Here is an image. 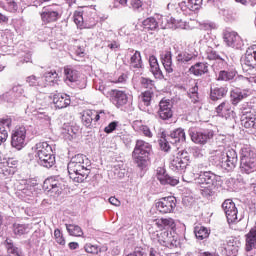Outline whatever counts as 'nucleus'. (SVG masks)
Masks as SVG:
<instances>
[{
  "mask_svg": "<svg viewBox=\"0 0 256 256\" xmlns=\"http://www.w3.org/2000/svg\"><path fill=\"white\" fill-rule=\"evenodd\" d=\"M149 153H151V144L143 140H137L132 157L134 162L143 169L147 167V159H149Z\"/></svg>",
  "mask_w": 256,
  "mask_h": 256,
  "instance_id": "obj_3",
  "label": "nucleus"
},
{
  "mask_svg": "<svg viewBox=\"0 0 256 256\" xmlns=\"http://www.w3.org/2000/svg\"><path fill=\"white\" fill-rule=\"evenodd\" d=\"M4 3H6L4 8L6 11H9V13H16V11L19 9V6L15 0H4Z\"/></svg>",
  "mask_w": 256,
  "mask_h": 256,
  "instance_id": "obj_51",
  "label": "nucleus"
},
{
  "mask_svg": "<svg viewBox=\"0 0 256 256\" xmlns=\"http://www.w3.org/2000/svg\"><path fill=\"white\" fill-rule=\"evenodd\" d=\"M44 191H47L48 193H57V195H60L61 191V185L57 183L56 181L51 180H45L43 184Z\"/></svg>",
  "mask_w": 256,
  "mask_h": 256,
  "instance_id": "obj_34",
  "label": "nucleus"
},
{
  "mask_svg": "<svg viewBox=\"0 0 256 256\" xmlns=\"http://www.w3.org/2000/svg\"><path fill=\"white\" fill-rule=\"evenodd\" d=\"M173 103L169 99H162L159 103L158 115L163 121L173 117Z\"/></svg>",
  "mask_w": 256,
  "mask_h": 256,
  "instance_id": "obj_15",
  "label": "nucleus"
},
{
  "mask_svg": "<svg viewBox=\"0 0 256 256\" xmlns=\"http://www.w3.org/2000/svg\"><path fill=\"white\" fill-rule=\"evenodd\" d=\"M110 95L113 104L117 107H123V105H127V102L129 101V96H127V93L123 90H111Z\"/></svg>",
  "mask_w": 256,
  "mask_h": 256,
  "instance_id": "obj_18",
  "label": "nucleus"
},
{
  "mask_svg": "<svg viewBox=\"0 0 256 256\" xmlns=\"http://www.w3.org/2000/svg\"><path fill=\"white\" fill-rule=\"evenodd\" d=\"M203 0H181L179 7L184 15H191L193 11H197L201 7Z\"/></svg>",
  "mask_w": 256,
  "mask_h": 256,
  "instance_id": "obj_16",
  "label": "nucleus"
},
{
  "mask_svg": "<svg viewBox=\"0 0 256 256\" xmlns=\"http://www.w3.org/2000/svg\"><path fill=\"white\" fill-rule=\"evenodd\" d=\"M161 61L167 73H173V55L171 51H165L161 54Z\"/></svg>",
  "mask_w": 256,
  "mask_h": 256,
  "instance_id": "obj_30",
  "label": "nucleus"
},
{
  "mask_svg": "<svg viewBox=\"0 0 256 256\" xmlns=\"http://www.w3.org/2000/svg\"><path fill=\"white\" fill-rule=\"evenodd\" d=\"M185 130L183 128H177L169 135L168 141L175 145L177 143H185Z\"/></svg>",
  "mask_w": 256,
  "mask_h": 256,
  "instance_id": "obj_26",
  "label": "nucleus"
},
{
  "mask_svg": "<svg viewBox=\"0 0 256 256\" xmlns=\"http://www.w3.org/2000/svg\"><path fill=\"white\" fill-rule=\"evenodd\" d=\"M247 97H249L247 91H241L239 89H236L231 92V100L233 105L239 104L240 101H243V99H247Z\"/></svg>",
  "mask_w": 256,
  "mask_h": 256,
  "instance_id": "obj_36",
  "label": "nucleus"
},
{
  "mask_svg": "<svg viewBox=\"0 0 256 256\" xmlns=\"http://www.w3.org/2000/svg\"><path fill=\"white\" fill-rule=\"evenodd\" d=\"M237 76V70L235 66H229L227 70H221L218 73V81H231Z\"/></svg>",
  "mask_w": 256,
  "mask_h": 256,
  "instance_id": "obj_27",
  "label": "nucleus"
},
{
  "mask_svg": "<svg viewBox=\"0 0 256 256\" xmlns=\"http://www.w3.org/2000/svg\"><path fill=\"white\" fill-rule=\"evenodd\" d=\"M151 99H153V92L151 90L145 91L142 94V101L146 107L151 105Z\"/></svg>",
  "mask_w": 256,
  "mask_h": 256,
  "instance_id": "obj_55",
  "label": "nucleus"
},
{
  "mask_svg": "<svg viewBox=\"0 0 256 256\" xmlns=\"http://www.w3.org/2000/svg\"><path fill=\"white\" fill-rule=\"evenodd\" d=\"M249 159H256L255 150L249 145H244L240 150V161H248Z\"/></svg>",
  "mask_w": 256,
  "mask_h": 256,
  "instance_id": "obj_32",
  "label": "nucleus"
},
{
  "mask_svg": "<svg viewBox=\"0 0 256 256\" xmlns=\"http://www.w3.org/2000/svg\"><path fill=\"white\" fill-rule=\"evenodd\" d=\"M170 23H172L175 29H187V22L185 20L170 18Z\"/></svg>",
  "mask_w": 256,
  "mask_h": 256,
  "instance_id": "obj_54",
  "label": "nucleus"
},
{
  "mask_svg": "<svg viewBox=\"0 0 256 256\" xmlns=\"http://www.w3.org/2000/svg\"><path fill=\"white\" fill-rule=\"evenodd\" d=\"M156 211L162 215H167V213H173L175 207H177V198L174 196H168L160 198L155 203Z\"/></svg>",
  "mask_w": 256,
  "mask_h": 256,
  "instance_id": "obj_8",
  "label": "nucleus"
},
{
  "mask_svg": "<svg viewBox=\"0 0 256 256\" xmlns=\"http://www.w3.org/2000/svg\"><path fill=\"white\" fill-rule=\"evenodd\" d=\"M93 117H95V110L83 111L81 116L83 125H85V127H91Z\"/></svg>",
  "mask_w": 256,
  "mask_h": 256,
  "instance_id": "obj_42",
  "label": "nucleus"
},
{
  "mask_svg": "<svg viewBox=\"0 0 256 256\" xmlns=\"http://www.w3.org/2000/svg\"><path fill=\"white\" fill-rule=\"evenodd\" d=\"M117 125H119L118 122H111L108 126L104 128L105 133H113L115 129H117Z\"/></svg>",
  "mask_w": 256,
  "mask_h": 256,
  "instance_id": "obj_64",
  "label": "nucleus"
},
{
  "mask_svg": "<svg viewBox=\"0 0 256 256\" xmlns=\"http://www.w3.org/2000/svg\"><path fill=\"white\" fill-rule=\"evenodd\" d=\"M11 123H13V120L9 116L0 119V145L7 141V131L11 129Z\"/></svg>",
  "mask_w": 256,
  "mask_h": 256,
  "instance_id": "obj_21",
  "label": "nucleus"
},
{
  "mask_svg": "<svg viewBox=\"0 0 256 256\" xmlns=\"http://www.w3.org/2000/svg\"><path fill=\"white\" fill-rule=\"evenodd\" d=\"M187 165H189V156L187 155V152H178L171 161L170 168L172 171L183 173V171L187 169Z\"/></svg>",
  "mask_w": 256,
  "mask_h": 256,
  "instance_id": "obj_12",
  "label": "nucleus"
},
{
  "mask_svg": "<svg viewBox=\"0 0 256 256\" xmlns=\"http://www.w3.org/2000/svg\"><path fill=\"white\" fill-rule=\"evenodd\" d=\"M14 100L13 92H5L0 95V103H13Z\"/></svg>",
  "mask_w": 256,
  "mask_h": 256,
  "instance_id": "obj_56",
  "label": "nucleus"
},
{
  "mask_svg": "<svg viewBox=\"0 0 256 256\" xmlns=\"http://www.w3.org/2000/svg\"><path fill=\"white\" fill-rule=\"evenodd\" d=\"M89 167H91V162L87 163H76L71 168V163H68V175L74 183H83L87 177H89Z\"/></svg>",
  "mask_w": 256,
  "mask_h": 256,
  "instance_id": "obj_4",
  "label": "nucleus"
},
{
  "mask_svg": "<svg viewBox=\"0 0 256 256\" xmlns=\"http://www.w3.org/2000/svg\"><path fill=\"white\" fill-rule=\"evenodd\" d=\"M227 61H229V58L225 57H219L215 60L214 64L212 65L213 69L216 71H219V69H225L227 67Z\"/></svg>",
  "mask_w": 256,
  "mask_h": 256,
  "instance_id": "obj_49",
  "label": "nucleus"
},
{
  "mask_svg": "<svg viewBox=\"0 0 256 256\" xmlns=\"http://www.w3.org/2000/svg\"><path fill=\"white\" fill-rule=\"evenodd\" d=\"M15 93L16 97H21L25 93V89L21 85H16L12 88V95Z\"/></svg>",
  "mask_w": 256,
  "mask_h": 256,
  "instance_id": "obj_62",
  "label": "nucleus"
},
{
  "mask_svg": "<svg viewBox=\"0 0 256 256\" xmlns=\"http://www.w3.org/2000/svg\"><path fill=\"white\" fill-rule=\"evenodd\" d=\"M218 161L222 169H225L226 171H233V169L237 167L239 158L237 157V152L235 150L228 149L226 153L223 152L218 156Z\"/></svg>",
  "mask_w": 256,
  "mask_h": 256,
  "instance_id": "obj_5",
  "label": "nucleus"
},
{
  "mask_svg": "<svg viewBox=\"0 0 256 256\" xmlns=\"http://www.w3.org/2000/svg\"><path fill=\"white\" fill-rule=\"evenodd\" d=\"M143 28L145 31L151 32V31H157L159 29V22L154 17L146 18L142 22Z\"/></svg>",
  "mask_w": 256,
  "mask_h": 256,
  "instance_id": "obj_37",
  "label": "nucleus"
},
{
  "mask_svg": "<svg viewBox=\"0 0 256 256\" xmlns=\"http://www.w3.org/2000/svg\"><path fill=\"white\" fill-rule=\"evenodd\" d=\"M4 246L9 256H23V249L15 244L13 240L7 238L4 241Z\"/></svg>",
  "mask_w": 256,
  "mask_h": 256,
  "instance_id": "obj_24",
  "label": "nucleus"
},
{
  "mask_svg": "<svg viewBox=\"0 0 256 256\" xmlns=\"http://www.w3.org/2000/svg\"><path fill=\"white\" fill-rule=\"evenodd\" d=\"M242 113L241 125L245 129H255L256 127V111L249 104H243L240 108Z\"/></svg>",
  "mask_w": 256,
  "mask_h": 256,
  "instance_id": "obj_7",
  "label": "nucleus"
},
{
  "mask_svg": "<svg viewBox=\"0 0 256 256\" xmlns=\"http://www.w3.org/2000/svg\"><path fill=\"white\" fill-rule=\"evenodd\" d=\"M195 237L200 241L203 239H207L209 237V229L205 228V226H196L194 228Z\"/></svg>",
  "mask_w": 256,
  "mask_h": 256,
  "instance_id": "obj_43",
  "label": "nucleus"
},
{
  "mask_svg": "<svg viewBox=\"0 0 256 256\" xmlns=\"http://www.w3.org/2000/svg\"><path fill=\"white\" fill-rule=\"evenodd\" d=\"M126 256H147V252L143 248H135V250Z\"/></svg>",
  "mask_w": 256,
  "mask_h": 256,
  "instance_id": "obj_63",
  "label": "nucleus"
},
{
  "mask_svg": "<svg viewBox=\"0 0 256 256\" xmlns=\"http://www.w3.org/2000/svg\"><path fill=\"white\" fill-rule=\"evenodd\" d=\"M66 229L72 237H83V230L78 225H66Z\"/></svg>",
  "mask_w": 256,
  "mask_h": 256,
  "instance_id": "obj_45",
  "label": "nucleus"
},
{
  "mask_svg": "<svg viewBox=\"0 0 256 256\" xmlns=\"http://www.w3.org/2000/svg\"><path fill=\"white\" fill-rule=\"evenodd\" d=\"M219 57H220L219 54L213 48L208 47L206 49V51H205V58L208 59L209 61H215Z\"/></svg>",
  "mask_w": 256,
  "mask_h": 256,
  "instance_id": "obj_53",
  "label": "nucleus"
},
{
  "mask_svg": "<svg viewBox=\"0 0 256 256\" xmlns=\"http://www.w3.org/2000/svg\"><path fill=\"white\" fill-rule=\"evenodd\" d=\"M154 225L160 231H169V229H174L175 227V220L173 218H158L154 220Z\"/></svg>",
  "mask_w": 256,
  "mask_h": 256,
  "instance_id": "obj_25",
  "label": "nucleus"
},
{
  "mask_svg": "<svg viewBox=\"0 0 256 256\" xmlns=\"http://www.w3.org/2000/svg\"><path fill=\"white\" fill-rule=\"evenodd\" d=\"M243 71H251L256 68V44L250 46L241 60Z\"/></svg>",
  "mask_w": 256,
  "mask_h": 256,
  "instance_id": "obj_10",
  "label": "nucleus"
},
{
  "mask_svg": "<svg viewBox=\"0 0 256 256\" xmlns=\"http://www.w3.org/2000/svg\"><path fill=\"white\" fill-rule=\"evenodd\" d=\"M73 21L80 29H91L97 25L93 16V8L86 7L82 11H75Z\"/></svg>",
  "mask_w": 256,
  "mask_h": 256,
  "instance_id": "obj_2",
  "label": "nucleus"
},
{
  "mask_svg": "<svg viewBox=\"0 0 256 256\" xmlns=\"http://www.w3.org/2000/svg\"><path fill=\"white\" fill-rule=\"evenodd\" d=\"M188 97L191 99L192 103H199V87H197V84L189 89Z\"/></svg>",
  "mask_w": 256,
  "mask_h": 256,
  "instance_id": "obj_50",
  "label": "nucleus"
},
{
  "mask_svg": "<svg viewBox=\"0 0 256 256\" xmlns=\"http://www.w3.org/2000/svg\"><path fill=\"white\" fill-rule=\"evenodd\" d=\"M52 99L56 109H63L65 107V98L63 96L59 97V95L50 96Z\"/></svg>",
  "mask_w": 256,
  "mask_h": 256,
  "instance_id": "obj_52",
  "label": "nucleus"
},
{
  "mask_svg": "<svg viewBox=\"0 0 256 256\" xmlns=\"http://www.w3.org/2000/svg\"><path fill=\"white\" fill-rule=\"evenodd\" d=\"M40 15H41L42 23H44L45 25L49 23H55V21H57V19L61 17V14H59V12L53 11L49 7H43Z\"/></svg>",
  "mask_w": 256,
  "mask_h": 256,
  "instance_id": "obj_19",
  "label": "nucleus"
},
{
  "mask_svg": "<svg viewBox=\"0 0 256 256\" xmlns=\"http://www.w3.org/2000/svg\"><path fill=\"white\" fill-rule=\"evenodd\" d=\"M35 156L38 159H43V157L47 155H51L53 153V148L47 142H39L35 145Z\"/></svg>",
  "mask_w": 256,
  "mask_h": 256,
  "instance_id": "obj_23",
  "label": "nucleus"
},
{
  "mask_svg": "<svg viewBox=\"0 0 256 256\" xmlns=\"http://www.w3.org/2000/svg\"><path fill=\"white\" fill-rule=\"evenodd\" d=\"M84 249L86 253H91L92 255H98L99 253V247L97 245H93L91 243H88L84 246Z\"/></svg>",
  "mask_w": 256,
  "mask_h": 256,
  "instance_id": "obj_57",
  "label": "nucleus"
},
{
  "mask_svg": "<svg viewBox=\"0 0 256 256\" xmlns=\"http://www.w3.org/2000/svg\"><path fill=\"white\" fill-rule=\"evenodd\" d=\"M201 29H204V31H211L213 29H217V25L213 22H204L200 24Z\"/></svg>",
  "mask_w": 256,
  "mask_h": 256,
  "instance_id": "obj_61",
  "label": "nucleus"
},
{
  "mask_svg": "<svg viewBox=\"0 0 256 256\" xmlns=\"http://www.w3.org/2000/svg\"><path fill=\"white\" fill-rule=\"evenodd\" d=\"M19 161L15 160L14 158H9L5 162L0 163V173L3 175H9L11 173V170L9 169H15L18 165Z\"/></svg>",
  "mask_w": 256,
  "mask_h": 256,
  "instance_id": "obj_31",
  "label": "nucleus"
},
{
  "mask_svg": "<svg viewBox=\"0 0 256 256\" xmlns=\"http://www.w3.org/2000/svg\"><path fill=\"white\" fill-rule=\"evenodd\" d=\"M130 69L137 73V75L143 74V60L141 59V52L136 51L130 58Z\"/></svg>",
  "mask_w": 256,
  "mask_h": 256,
  "instance_id": "obj_20",
  "label": "nucleus"
},
{
  "mask_svg": "<svg viewBox=\"0 0 256 256\" xmlns=\"http://www.w3.org/2000/svg\"><path fill=\"white\" fill-rule=\"evenodd\" d=\"M221 178L211 171L200 172L195 178L197 185H200L201 195L203 197H211L215 193V189L219 188Z\"/></svg>",
  "mask_w": 256,
  "mask_h": 256,
  "instance_id": "obj_1",
  "label": "nucleus"
},
{
  "mask_svg": "<svg viewBox=\"0 0 256 256\" xmlns=\"http://www.w3.org/2000/svg\"><path fill=\"white\" fill-rule=\"evenodd\" d=\"M156 177L158 181H160L161 185H171L172 187L179 185V180L175 177L167 175L165 168L163 167H158L156 169Z\"/></svg>",
  "mask_w": 256,
  "mask_h": 256,
  "instance_id": "obj_17",
  "label": "nucleus"
},
{
  "mask_svg": "<svg viewBox=\"0 0 256 256\" xmlns=\"http://www.w3.org/2000/svg\"><path fill=\"white\" fill-rule=\"evenodd\" d=\"M100 119L105 121V119H107V114L103 110H94V123H97V121H99Z\"/></svg>",
  "mask_w": 256,
  "mask_h": 256,
  "instance_id": "obj_59",
  "label": "nucleus"
},
{
  "mask_svg": "<svg viewBox=\"0 0 256 256\" xmlns=\"http://www.w3.org/2000/svg\"><path fill=\"white\" fill-rule=\"evenodd\" d=\"M189 135L193 143H196L197 145H205L207 141L213 139L215 132H213V130H206L204 132H201L195 129H190Z\"/></svg>",
  "mask_w": 256,
  "mask_h": 256,
  "instance_id": "obj_13",
  "label": "nucleus"
},
{
  "mask_svg": "<svg viewBox=\"0 0 256 256\" xmlns=\"http://www.w3.org/2000/svg\"><path fill=\"white\" fill-rule=\"evenodd\" d=\"M38 164L42 167H46V169H51L53 165H55V155L48 154L42 158H38Z\"/></svg>",
  "mask_w": 256,
  "mask_h": 256,
  "instance_id": "obj_39",
  "label": "nucleus"
},
{
  "mask_svg": "<svg viewBox=\"0 0 256 256\" xmlns=\"http://www.w3.org/2000/svg\"><path fill=\"white\" fill-rule=\"evenodd\" d=\"M66 81L69 83H77L79 81V72L73 68H66Z\"/></svg>",
  "mask_w": 256,
  "mask_h": 256,
  "instance_id": "obj_44",
  "label": "nucleus"
},
{
  "mask_svg": "<svg viewBox=\"0 0 256 256\" xmlns=\"http://www.w3.org/2000/svg\"><path fill=\"white\" fill-rule=\"evenodd\" d=\"M140 83L144 89H153L154 87L153 80L149 78L142 77Z\"/></svg>",
  "mask_w": 256,
  "mask_h": 256,
  "instance_id": "obj_58",
  "label": "nucleus"
},
{
  "mask_svg": "<svg viewBox=\"0 0 256 256\" xmlns=\"http://www.w3.org/2000/svg\"><path fill=\"white\" fill-rule=\"evenodd\" d=\"M216 113L219 117H227L231 113V103L228 101L222 102L217 108Z\"/></svg>",
  "mask_w": 256,
  "mask_h": 256,
  "instance_id": "obj_40",
  "label": "nucleus"
},
{
  "mask_svg": "<svg viewBox=\"0 0 256 256\" xmlns=\"http://www.w3.org/2000/svg\"><path fill=\"white\" fill-rule=\"evenodd\" d=\"M197 57V53H189L187 51L184 52H180L177 56H176V61L177 63H180L181 65H183V63H189V61H193V59H195Z\"/></svg>",
  "mask_w": 256,
  "mask_h": 256,
  "instance_id": "obj_38",
  "label": "nucleus"
},
{
  "mask_svg": "<svg viewBox=\"0 0 256 256\" xmlns=\"http://www.w3.org/2000/svg\"><path fill=\"white\" fill-rule=\"evenodd\" d=\"M223 41L227 47H232V49H241L243 47V39L235 31H224Z\"/></svg>",
  "mask_w": 256,
  "mask_h": 256,
  "instance_id": "obj_11",
  "label": "nucleus"
},
{
  "mask_svg": "<svg viewBox=\"0 0 256 256\" xmlns=\"http://www.w3.org/2000/svg\"><path fill=\"white\" fill-rule=\"evenodd\" d=\"M27 139V129L25 126H20L16 128L11 135V146L14 149H17V151H21L25 145H27L26 142Z\"/></svg>",
  "mask_w": 256,
  "mask_h": 256,
  "instance_id": "obj_9",
  "label": "nucleus"
},
{
  "mask_svg": "<svg viewBox=\"0 0 256 256\" xmlns=\"http://www.w3.org/2000/svg\"><path fill=\"white\" fill-rule=\"evenodd\" d=\"M69 163H70V167L73 168V167H75L76 163H86V164H89L91 162L89 161V159H87V157L85 155L77 154V155H75L74 157L71 158Z\"/></svg>",
  "mask_w": 256,
  "mask_h": 256,
  "instance_id": "obj_48",
  "label": "nucleus"
},
{
  "mask_svg": "<svg viewBox=\"0 0 256 256\" xmlns=\"http://www.w3.org/2000/svg\"><path fill=\"white\" fill-rule=\"evenodd\" d=\"M149 65L150 71L154 75V77H161V68H159V62L157 61V57L150 56L149 57Z\"/></svg>",
  "mask_w": 256,
  "mask_h": 256,
  "instance_id": "obj_41",
  "label": "nucleus"
},
{
  "mask_svg": "<svg viewBox=\"0 0 256 256\" xmlns=\"http://www.w3.org/2000/svg\"><path fill=\"white\" fill-rule=\"evenodd\" d=\"M29 231V224H13V233L14 235H18L21 237V235H25Z\"/></svg>",
  "mask_w": 256,
  "mask_h": 256,
  "instance_id": "obj_46",
  "label": "nucleus"
},
{
  "mask_svg": "<svg viewBox=\"0 0 256 256\" xmlns=\"http://www.w3.org/2000/svg\"><path fill=\"white\" fill-rule=\"evenodd\" d=\"M240 170L242 173H246L247 175H249L251 173H255L256 158L240 161Z\"/></svg>",
  "mask_w": 256,
  "mask_h": 256,
  "instance_id": "obj_29",
  "label": "nucleus"
},
{
  "mask_svg": "<svg viewBox=\"0 0 256 256\" xmlns=\"http://www.w3.org/2000/svg\"><path fill=\"white\" fill-rule=\"evenodd\" d=\"M57 77L58 74L56 71L45 72L43 76L44 80L41 78L42 84L46 85V87H53L57 83Z\"/></svg>",
  "mask_w": 256,
  "mask_h": 256,
  "instance_id": "obj_33",
  "label": "nucleus"
},
{
  "mask_svg": "<svg viewBox=\"0 0 256 256\" xmlns=\"http://www.w3.org/2000/svg\"><path fill=\"white\" fill-rule=\"evenodd\" d=\"M222 209L226 215L228 223H236L238 210L237 206H235V202L231 199H226L222 203Z\"/></svg>",
  "mask_w": 256,
  "mask_h": 256,
  "instance_id": "obj_14",
  "label": "nucleus"
},
{
  "mask_svg": "<svg viewBox=\"0 0 256 256\" xmlns=\"http://www.w3.org/2000/svg\"><path fill=\"white\" fill-rule=\"evenodd\" d=\"M26 82L30 85V87H47V84H43L41 78H37L35 75L28 76L26 78Z\"/></svg>",
  "mask_w": 256,
  "mask_h": 256,
  "instance_id": "obj_47",
  "label": "nucleus"
},
{
  "mask_svg": "<svg viewBox=\"0 0 256 256\" xmlns=\"http://www.w3.org/2000/svg\"><path fill=\"white\" fill-rule=\"evenodd\" d=\"M54 237L56 239V243L59 245H65V238H63V233H61V230L56 229L54 231Z\"/></svg>",
  "mask_w": 256,
  "mask_h": 256,
  "instance_id": "obj_60",
  "label": "nucleus"
},
{
  "mask_svg": "<svg viewBox=\"0 0 256 256\" xmlns=\"http://www.w3.org/2000/svg\"><path fill=\"white\" fill-rule=\"evenodd\" d=\"M239 247H241V242L233 237L228 238L226 240V244H224L227 256H237V253H239Z\"/></svg>",
  "mask_w": 256,
  "mask_h": 256,
  "instance_id": "obj_22",
  "label": "nucleus"
},
{
  "mask_svg": "<svg viewBox=\"0 0 256 256\" xmlns=\"http://www.w3.org/2000/svg\"><path fill=\"white\" fill-rule=\"evenodd\" d=\"M225 95H227V87H216L210 91L212 101H219V99H223Z\"/></svg>",
  "mask_w": 256,
  "mask_h": 256,
  "instance_id": "obj_35",
  "label": "nucleus"
},
{
  "mask_svg": "<svg viewBox=\"0 0 256 256\" xmlns=\"http://www.w3.org/2000/svg\"><path fill=\"white\" fill-rule=\"evenodd\" d=\"M156 240L162 247H167L168 249H177L179 247L177 235L169 230L156 232Z\"/></svg>",
  "mask_w": 256,
  "mask_h": 256,
  "instance_id": "obj_6",
  "label": "nucleus"
},
{
  "mask_svg": "<svg viewBox=\"0 0 256 256\" xmlns=\"http://www.w3.org/2000/svg\"><path fill=\"white\" fill-rule=\"evenodd\" d=\"M189 71L190 73H192V75H195L196 77H201V75L209 73V65H207V63L205 62H198L192 65Z\"/></svg>",
  "mask_w": 256,
  "mask_h": 256,
  "instance_id": "obj_28",
  "label": "nucleus"
}]
</instances>
